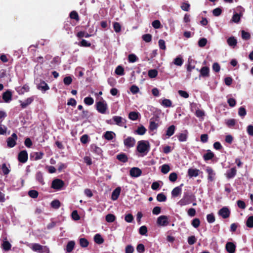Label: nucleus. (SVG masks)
<instances>
[{
    "mask_svg": "<svg viewBox=\"0 0 253 253\" xmlns=\"http://www.w3.org/2000/svg\"><path fill=\"white\" fill-rule=\"evenodd\" d=\"M18 137L16 133H13L10 137L7 139V145L8 148L14 147L16 145Z\"/></svg>",
    "mask_w": 253,
    "mask_h": 253,
    "instance_id": "obj_4",
    "label": "nucleus"
},
{
    "mask_svg": "<svg viewBox=\"0 0 253 253\" xmlns=\"http://www.w3.org/2000/svg\"><path fill=\"white\" fill-rule=\"evenodd\" d=\"M107 109V105L104 101H98L96 103V109L98 112L105 114Z\"/></svg>",
    "mask_w": 253,
    "mask_h": 253,
    "instance_id": "obj_6",
    "label": "nucleus"
},
{
    "mask_svg": "<svg viewBox=\"0 0 253 253\" xmlns=\"http://www.w3.org/2000/svg\"><path fill=\"white\" fill-rule=\"evenodd\" d=\"M199 170L196 169L190 168L188 170V175L190 177H197L199 175Z\"/></svg>",
    "mask_w": 253,
    "mask_h": 253,
    "instance_id": "obj_22",
    "label": "nucleus"
},
{
    "mask_svg": "<svg viewBox=\"0 0 253 253\" xmlns=\"http://www.w3.org/2000/svg\"><path fill=\"white\" fill-rule=\"evenodd\" d=\"M2 249L5 251H8L11 249V245L8 241H4L1 245Z\"/></svg>",
    "mask_w": 253,
    "mask_h": 253,
    "instance_id": "obj_37",
    "label": "nucleus"
},
{
    "mask_svg": "<svg viewBox=\"0 0 253 253\" xmlns=\"http://www.w3.org/2000/svg\"><path fill=\"white\" fill-rule=\"evenodd\" d=\"M29 196L32 198H36L39 195V193L37 191L34 190H31L28 192Z\"/></svg>",
    "mask_w": 253,
    "mask_h": 253,
    "instance_id": "obj_54",
    "label": "nucleus"
},
{
    "mask_svg": "<svg viewBox=\"0 0 253 253\" xmlns=\"http://www.w3.org/2000/svg\"><path fill=\"white\" fill-rule=\"evenodd\" d=\"M136 149L139 153L146 154L150 149L149 142L145 140L139 141Z\"/></svg>",
    "mask_w": 253,
    "mask_h": 253,
    "instance_id": "obj_1",
    "label": "nucleus"
},
{
    "mask_svg": "<svg viewBox=\"0 0 253 253\" xmlns=\"http://www.w3.org/2000/svg\"><path fill=\"white\" fill-rule=\"evenodd\" d=\"M152 35L150 34H144L142 36V39L146 42H149L152 41Z\"/></svg>",
    "mask_w": 253,
    "mask_h": 253,
    "instance_id": "obj_50",
    "label": "nucleus"
},
{
    "mask_svg": "<svg viewBox=\"0 0 253 253\" xmlns=\"http://www.w3.org/2000/svg\"><path fill=\"white\" fill-rule=\"evenodd\" d=\"M2 97L4 102L8 103L12 100V93L10 90L8 89L2 93Z\"/></svg>",
    "mask_w": 253,
    "mask_h": 253,
    "instance_id": "obj_12",
    "label": "nucleus"
},
{
    "mask_svg": "<svg viewBox=\"0 0 253 253\" xmlns=\"http://www.w3.org/2000/svg\"><path fill=\"white\" fill-rule=\"evenodd\" d=\"M162 105L166 107H170L172 105V102L169 99H164L162 101Z\"/></svg>",
    "mask_w": 253,
    "mask_h": 253,
    "instance_id": "obj_53",
    "label": "nucleus"
},
{
    "mask_svg": "<svg viewBox=\"0 0 253 253\" xmlns=\"http://www.w3.org/2000/svg\"><path fill=\"white\" fill-rule=\"evenodd\" d=\"M138 58L134 54H130L128 56V61L130 63H134L137 61Z\"/></svg>",
    "mask_w": 253,
    "mask_h": 253,
    "instance_id": "obj_64",
    "label": "nucleus"
},
{
    "mask_svg": "<svg viewBox=\"0 0 253 253\" xmlns=\"http://www.w3.org/2000/svg\"><path fill=\"white\" fill-rule=\"evenodd\" d=\"M135 141H136L133 137L128 136L126 139H124V143L126 147L130 148L134 146Z\"/></svg>",
    "mask_w": 253,
    "mask_h": 253,
    "instance_id": "obj_10",
    "label": "nucleus"
},
{
    "mask_svg": "<svg viewBox=\"0 0 253 253\" xmlns=\"http://www.w3.org/2000/svg\"><path fill=\"white\" fill-rule=\"evenodd\" d=\"M167 200L166 196L163 193H159L157 196V200L159 202H165Z\"/></svg>",
    "mask_w": 253,
    "mask_h": 253,
    "instance_id": "obj_47",
    "label": "nucleus"
},
{
    "mask_svg": "<svg viewBox=\"0 0 253 253\" xmlns=\"http://www.w3.org/2000/svg\"><path fill=\"white\" fill-rule=\"evenodd\" d=\"M218 214L223 218H227L230 215V211L227 207H224L219 210Z\"/></svg>",
    "mask_w": 253,
    "mask_h": 253,
    "instance_id": "obj_9",
    "label": "nucleus"
},
{
    "mask_svg": "<svg viewBox=\"0 0 253 253\" xmlns=\"http://www.w3.org/2000/svg\"><path fill=\"white\" fill-rule=\"evenodd\" d=\"M157 224L159 226H166L169 224V218L166 215H161L157 220Z\"/></svg>",
    "mask_w": 253,
    "mask_h": 253,
    "instance_id": "obj_5",
    "label": "nucleus"
},
{
    "mask_svg": "<svg viewBox=\"0 0 253 253\" xmlns=\"http://www.w3.org/2000/svg\"><path fill=\"white\" fill-rule=\"evenodd\" d=\"M91 150L97 155L100 156L102 154V151L101 149L95 145H92L91 146Z\"/></svg>",
    "mask_w": 253,
    "mask_h": 253,
    "instance_id": "obj_29",
    "label": "nucleus"
},
{
    "mask_svg": "<svg viewBox=\"0 0 253 253\" xmlns=\"http://www.w3.org/2000/svg\"><path fill=\"white\" fill-rule=\"evenodd\" d=\"M192 196L188 192L184 193L183 198L179 201L177 204L182 207L190 204L192 202Z\"/></svg>",
    "mask_w": 253,
    "mask_h": 253,
    "instance_id": "obj_2",
    "label": "nucleus"
},
{
    "mask_svg": "<svg viewBox=\"0 0 253 253\" xmlns=\"http://www.w3.org/2000/svg\"><path fill=\"white\" fill-rule=\"evenodd\" d=\"M115 135V133L112 131H106L104 134V137L105 139L108 140H111L113 139V135Z\"/></svg>",
    "mask_w": 253,
    "mask_h": 253,
    "instance_id": "obj_41",
    "label": "nucleus"
},
{
    "mask_svg": "<svg viewBox=\"0 0 253 253\" xmlns=\"http://www.w3.org/2000/svg\"><path fill=\"white\" fill-rule=\"evenodd\" d=\"M70 18L72 19H75L77 21H79L80 20L78 13L76 11H72L70 12Z\"/></svg>",
    "mask_w": 253,
    "mask_h": 253,
    "instance_id": "obj_44",
    "label": "nucleus"
},
{
    "mask_svg": "<svg viewBox=\"0 0 253 253\" xmlns=\"http://www.w3.org/2000/svg\"><path fill=\"white\" fill-rule=\"evenodd\" d=\"M84 102L87 105H91L93 104L94 100L91 97H86L84 98Z\"/></svg>",
    "mask_w": 253,
    "mask_h": 253,
    "instance_id": "obj_57",
    "label": "nucleus"
},
{
    "mask_svg": "<svg viewBox=\"0 0 253 253\" xmlns=\"http://www.w3.org/2000/svg\"><path fill=\"white\" fill-rule=\"evenodd\" d=\"M76 36L78 38L81 39L84 37L85 38H89L91 36V35H90L84 31H80L77 34Z\"/></svg>",
    "mask_w": 253,
    "mask_h": 253,
    "instance_id": "obj_45",
    "label": "nucleus"
},
{
    "mask_svg": "<svg viewBox=\"0 0 253 253\" xmlns=\"http://www.w3.org/2000/svg\"><path fill=\"white\" fill-rule=\"evenodd\" d=\"M246 225L249 228L253 227V215L248 217L246 221Z\"/></svg>",
    "mask_w": 253,
    "mask_h": 253,
    "instance_id": "obj_55",
    "label": "nucleus"
},
{
    "mask_svg": "<svg viewBox=\"0 0 253 253\" xmlns=\"http://www.w3.org/2000/svg\"><path fill=\"white\" fill-rule=\"evenodd\" d=\"M207 40L206 38H203L200 39L198 41V45L200 47H204L207 43Z\"/></svg>",
    "mask_w": 253,
    "mask_h": 253,
    "instance_id": "obj_56",
    "label": "nucleus"
},
{
    "mask_svg": "<svg viewBox=\"0 0 253 253\" xmlns=\"http://www.w3.org/2000/svg\"><path fill=\"white\" fill-rule=\"evenodd\" d=\"M142 174V170L138 168L133 167L130 169L129 174L131 177H137Z\"/></svg>",
    "mask_w": 253,
    "mask_h": 253,
    "instance_id": "obj_13",
    "label": "nucleus"
},
{
    "mask_svg": "<svg viewBox=\"0 0 253 253\" xmlns=\"http://www.w3.org/2000/svg\"><path fill=\"white\" fill-rule=\"evenodd\" d=\"M105 219L107 222H113L115 220L116 216L113 214L109 213L106 215Z\"/></svg>",
    "mask_w": 253,
    "mask_h": 253,
    "instance_id": "obj_42",
    "label": "nucleus"
},
{
    "mask_svg": "<svg viewBox=\"0 0 253 253\" xmlns=\"http://www.w3.org/2000/svg\"><path fill=\"white\" fill-rule=\"evenodd\" d=\"M28 158V155L26 150L20 151L18 155V160L20 163H25Z\"/></svg>",
    "mask_w": 253,
    "mask_h": 253,
    "instance_id": "obj_8",
    "label": "nucleus"
},
{
    "mask_svg": "<svg viewBox=\"0 0 253 253\" xmlns=\"http://www.w3.org/2000/svg\"><path fill=\"white\" fill-rule=\"evenodd\" d=\"M214 157V154L210 150H207V153L203 155V159L205 161L211 160Z\"/></svg>",
    "mask_w": 253,
    "mask_h": 253,
    "instance_id": "obj_21",
    "label": "nucleus"
},
{
    "mask_svg": "<svg viewBox=\"0 0 253 253\" xmlns=\"http://www.w3.org/2000/svg\"><path fill=\"white\" fill-rule=\"evenodd\" d=\"M187 133L188 132L187 130H185V133H181L179 134V135L177 136L178 140L180 142L186 141L187 139Z\"/></svg>",
    "mask_w": 253,
    "mask_h": 253,
    "instance_id": "obj_38",
    "label": "nucleus"
},
{
    "mask_svg": "<svg viewBox=\"0 0 253 253\" xmlns=\"http://www.w3.org/2000/svg\"><path fill=\"white\" fill-rule=\"evenodd\" d=\"M88 244L89 242L85 238H82L80 239V245L82 247H87Z\"/></svg>",
    "mask_w": 253,
    "mask_h": 253,
    "instance_id": "obj_46",
    "label": "nucleus"
},
{
    "mask_svg": "<svg viewBox=\"0 0 253 253\" xmlns=\"http://www.w3.org/2000/svg\"><path fill=\"white\" fill-rule=\"evenodd\" d=\"M139 113L136 112H130L128 114V118L132 121L137 120L138 118Z\"/></svg>",
    "mask_w": 253,
    "mask_h": 253,
    "instance_id": "obj_39",
    "label": "nucleus"
},
{
    "mask_svg": "<svg viewBox=\"0 0 253 253\" xmlns=\"http://www.w3.org/2000/svg\"><path fill=\"white\" fill-rule=\"evenodd\" d=\"M159 126L158 123H156L154 120L152 118L150 119V125L149 126V128L151 131H154L157 129V128Z\"/></svg>",
    "mask_w": 253,
    "mask_h": 253,
    "instance_id": "obj_27",
    "label": "nucleus"
},
{
    "mask_svg": "<svg viewBox=\"0 0 253 253\" xmlns=\"http://www.w3.org/2000/svg\"><path fill=\"white\" fill-rule=\"evenodd\" d=\"M175 129V126L174 125H171L168 128L166 131V135L168 136V137H169L174 133Z\"/></svg>",
    "mask_w": 253,
    "mask_h": 253,
    "instance_id": "obj_25",
    "label": "nucleus"
},
{
    "mask_svg": "<svg viewBox=\"0 0 253 253\" xmlns=\"http://www.w3.org/2000/svg\"><path fill=\"white\" fill-rule=\"evenodd\" d=\"M147 231V228L145 225L142 226L139 228V233L141 235H146Z\"/></svg>",
    "mask_w": 253,
    "mask_h": 253,
    "instance_id": "obj_60",
    "label": "nucleus"
},
{
    "mask_svg": "<svg viewBox=\"0 0 253 253\" xmlns=\"http://www.w3.org/2000/svg\"><path fill=\"white\" fill-rule=\"evenodd\" d=\"M190 5L188 2H184L181 5V9L185 11H188L190 10Z\"/></svg>",
    "mask_w": 253,
    "mask_h": 253,
    "instance_id": "obj_63",
    "label": "nucleus"
},
{
    "mask_svg": "<svg viewBox=\"0 0 253 253\" xmlns=\"http://www.w3.org/2000/svg\"><path fill=\"white\" fill-rule=\"evenodd\" d=\"M44 156V153L42 152H36L30 154L31 158H33L35 161L42 159Z\"/></svg>",
    "mask_w": 253,
    "mask_h": 253,
    "instance_id": "obj_18",
    "label": "nucleus"
},
{
    "mask_svg": "<svg viewBox=\"0 0 253 253\" xmlns=\"http://www.w3.org/2000/svg\"><path fill=\"white\" fill-rule=\"evenodd\" d=\"M192 60H188V64L187 66V78H190L191 77V71L193 69H195V66L192 64Z\"/></svg>",
    "mask_w": 253,
    "mask_h": 253,
    "instance_id": "obj_19",
    "label": "nucleus"
},
{
    "mask_svg": "<svg viewBox=\"0 0 253 253\" xmlns=\"http://www.w3.org/2000/svg\"><path fill=\"white\" fill-rule=\"evenodd\" d=\"M170 170V167L168 165L164 164L162 166L161 172L164 174H166Z\"/></svg>",
    "mask_w": 253,
    "mask_h": 253,
    "instance_id": "obj_59",
    "label": "nucleus"
},
{
    "mask_svg": "<svg viewBox=\"0 0 253 253\" xmlns=\"http://www.w3.org/2000/svg\"><path fill=\"white\" fill-rule=\"evenodd\" d=\"M75 243L73 241H69L66 246V252L67 253H71L74 248Z\"/></svg>",
    "mask_w": 253,
    "mask_h": 253,
    "instance_id": "obj_35",
    "label": "nucleus"
},
{
    "mask_svg": "<svg viewBox=\"0 0 253 253\" xmlns=\"http://www.w3.org/2000/svg\"><path fill=\"white\" fill-rule=\"evenodd\" d=\"M61 63V58L58 56H55L53 58L52 60L50 62V66L52 68H55L56 65L59 64Z\"/></svg>",
    "mask_w": 253,
    "mask_h": 253,
    "instance_id": "obj_31",
    "label": "nucleus"
},
{
    "mask_svg": "<svg viewBox=\"0 0 253 253\" xmlns=\"http://www.w3.org/2000/svg\"><path fill=\"white\" fill-rule=\"evenodd\" d=\"M237 173V170L236 168H232L231 169L228 170L225 173L226 177L228 179L233 178Z\"/></svg>",
    "mask_w": 253,
    "mask_h": 253,
    "instance_id": "obj_16",
    "label": "nucleus"
},
{
    "mask_svg": "<svg viewBox=\"0 0 253 253\" xmlns=\"http://www.w3.org/2000/svg\"><path fill=\"white\" fill-rule=\"evenodd\" d=\"M38 88L44 92L49 89L48 85L44 81L41 82L38 85Z\"/></svg>",
    "mask_w": 253,
    "mask_h": 253,
    "instance_id": "obj_28",
    "label": "nucleus"
},
{
    "mask_svg": "<svg viewBox=\"0 0 253 253\" xmlns=\"http://www.w3.org/2000/svg\"><path fill=\"white\" fill-rule=\"evenodd\" d=\"M242 38L245 40H248L251 38L250 34L244 30L242 31Z\"/></svg>",
    "mask_w": 253,
    "mask_h": 253,
    "instance_id": "obj_62",
    "label": "nucleus"
},
{
    "mask_svg": "<svg viewBox=\"0 0 253 253\" xmlns=\"http://www.w3.org/2000/svg\"><path fill=\"white\" fill-rule=\"evenodd\" d=\"M117 159L120 162L124 163H126L128 161L127 155L124 153L119 154L117 155Z\"/></svg>",
    "mask_w": 253,
    "mask_h": 253,
    "instance_id": "obj_23",
    "label": "nucleus"
},
{
    "mask_svg": "<svg viewBox=\"0 0 253 253\" xmlns=\"http://www.w3.org/2000/svg\"><path fill=\"white\" fill-rule=\"evenodd\" d=\"M34 100L33 96L27 98L24 102L19 101L20 102V106L22 108H26L29 105L31 104Z\"/></svg>",
    "mask_w": 253,
    "mask_h": 253,
    "instance_id": "obj_15",
    "label": "nucleus"
},
{
    "mask_svg": "<svg viewBox=\"0 0 253 253\" xmlns=\"http://www.w3.org/2000/svg\"><path fill=\"white\" fill-rule=\"evenodd\" d=\"M173 63L174 65L181 66L183 63V60L181 57L177 56L174 59Z\"/></svg>",
    "mask_w": 253,
    "mask_h": 253,
    "instance_id": "obj_40",
    "label": "nucleus"
},
{
    "mask_svg": "<svg viewBox=\"0 0 253 253\" xmlns=\"http://www.w3.org/2000/svg\"><path fill=\"white\" fill-rule=\"evenodd\" d=\"M206 172L208 173V180L209 181L212 182L215 179V173L213 169L210 167H207L206 169Z\"/></svg>",
    "mask_w": 253,
    "mask_h": 253,
    "instance_id": "obj_11",
    "label": "nucleus"
},
{
    "mask_svg": "<svg viewBox=\"0 0 253 253\" xmlns=\"http://www.w3.org/2000/svg\"><path fill=\"white\" fill-rule=\"evenodd\" d=\"M197 70L200 72V76L203 77H208L210 76V68L207 66L202 67L200 70L197 69Z\"/></svg>",
    "mask_w": 253,
    "mask_h": 253,
    "instance_id": "obj_14",
    "label": "nucleus"
},
{
    "mask_svg": "<svg viewBox=\"0 0 253 253\" xmlns=\"http://www.w3.org/2000/svg\"><path fill=\"white\" fill-rule=\"evenodd\" d=\"M94 241L96 244L99 245L102 244L104 241L103 238L99 234H96L94 236Z\"/></svg>",
    "mask_w": 253,
    "mask_h": 253,
    "instance_id": "obj_36",
    "label": "nucleus"
},
{
    "mask_svg": "<svg viewBox=\"0 0 253 253\" xmlns=\"http://www.w3.org/2000/svg\"><path fill=\"white\" fill-rule=\"evenodd\" d=\"M37 180L42 185L44 184L43 174L42 172L39 171L36 174Z\"/></svg>",
    "mask_w": 253,
    "mask_h": 253,
    "instance_id": "obj_32",
    "label": "nucleus"
},
{
    "mask_svg": "<svg viewBox=\"0 0 253 253\" xmlns=\"http://www.w3.org/2000/svg\"><path fill=\"white\" fill-rule=\"evenodd\" d=\"M112 119L116 125L120 126H124L125 128L126 127V126H124L126 122V120L125 119H123L122 117L115 116L113 117Z\"/></svg>",
    "mask_w": 253,
    "mask_h": 253,
    "instance_id": "obj_7",
    "label": "nucleus"
},
{
    "mask_svg": "<svg viewBox=\"0 0 253 253\" xmlns=\"http://www.w3.org/2000/svg\"><path fill=\"white\" fill-rule=\"evenodd\" d=\"M227 42L229 46L233 47L235 46L237 43V40L234 37H229L227 40Z\"/></svg>",
    "mask_w": 253,
    "mask_h": 253,
    "instance_id": "obj_34",
    "label": "nucleus"
},
{
    "mask_svg": "<svg viewBox=\"0 0 253 253\" xmlns=\"http://www.w3.org/2000/svg\"><path fill=\"white\" fill-rule=\"evenodd\" d=\"M121 187H117L112 192L111 195V199L113 201H115L118 199L120 193H121Z\"/></svg>",
    "mask_w": 253,
    "mask_h": 253,
    "instance_id": "obj_20",
    "label": "nucleus"
},
{
    "mask_svg": "<svg viewBox=\"0 0 253 253\" xmlns=\"http://www.w3.org/2000/svg\"><path fill=\"white\" fill-rule=\"evenodd\" d=\"M158 71L156 69H151L148 71V76L150 78H154L158 75Z\"/></svg>",
    "mask_w": 253,
    "mask_h": 253,
    "instance_id": "obj_49",
    "label": "nucleus"
},
{
    "mask_svg": "<svg viewBox=\"0 0 253 253\" xmlns=\"http://www.w3.org/2000/svg\"><path fill=\"white\" fill-rule=\"evenodd\" d=\"M183 185V184H181L180 186H177L175 187L171 191V195L172 197H177L179 194L181 193V186Z\"/></svg>",
    "mask_w": 253,
    "mask_h": 253,
    "instance_id": "obj_24",
    "label": "nucleus"
},
{
    "mask_svg": "<svg viewBox=\"0 0 253 253\" xmlns=\"http://www.w3.org/2000/svg\"><path fill=\"white\" fill-rule=\"evenodd\" d=\"M64 182L60 179H54L51 184V187L54 189L60 190L64 186Z\"/></svg>",
    "mask_w": 253,
    "mask_h": 253,
    "instance_id": "obj_3",
    "label": "nucleus"
},
{
    "mask_svg": "<svg viewBox=\"0 0 253 253\" xmlns=\"http://www.w3.org/2000/svg\"><path fill=\"white\" fill-rule=\"evenodd\" d=\"M115 73L119 76H122L124 75V68L121 66H118L115 70Z\"/></svg>",
    "mask_w": 253,
    "mask_h": 253,
    "instance_id": "obj_51",
    "label": "nucleus"
},
{
    "mask_svg": "<svg viewBox=\"0 0 253 253\" xmlns=\"http://www.w3.org/2000/svg\"><path fill=\"white\" fill-rule=\"evenodd\" d=\"M61 206L60 202L58 200H54L51 203V206L55 209H58Z\"/></svg>",
    "mask_w": 253,
    "mask_h": 253,
    "instance_id": "obj_43",
    "label": "nucleus"
},
{
    "mask_svg": "<svg viewBox=\"0 0 253 253\" xmlns=\"http://www.w3.org/2000/svg\"><path fill=\"white\" fill-rule=\"evenodd\" d=\"M147 131V129L143 126H139L137 129L135 130V133L140 135H144Z\"/></svg>",
    "mask_w": 253,
    "mask_h": 253,
    "instance_id": "obj_33",
    "label": "nucleus"
},
{
    "mask_svg": "<svg viewBox=\"0 0 253 253\" xmlns=\"http://www.w3.org/2000/svg\"><path fill=\"white\" fill-rule=\"evenodd\" d=\"M113 26L114 30L116 33H119L120 32H121V26L119 23L117 22H114Z\"/></svg>",
    "mask_w": 253,
    "mask_h": 253,
    "instance_id": "obj_52",
    "label": "nucleus"
},
{
    "mask_svg": "<svg viewBox=\"0 0 253 253\" xmlns=\"http://www.w3.org/2000/svg\"><path fill=\"white\" fill-rule=\"evenodd\" d=\"M31 249L34 252L41 253L42 249V246L38 243H34L32 245Z\"/></svg>",
    "mask_w": 253,
    "mask_h": 253,
    "instance_id": "obj_30",
    "label": "nucleus"
},
{
    "mask_svg": "<svg viewBox=\"0 0 253 253\" xmlns=\"http://www.w3.org/2000/svg\"><path fill=\"white\" fill-rule=\"evenodd\" d=\"M207 219L208 222L210 223L214 222L215 221V219L213 213H211L210 214H208L207 215Z\"/></svg>",
    "mask_w": 253,
    "mask_h": 253,
    "instance_id": "obj_58",
    "label": "nucleus"
},
{
    "mask_svg": "<svg viewBox=\"0 0 253 253\" xmlns=\"http://www.w3.org/2000/svg\"><path fill=\"white\" fill-rule=\"evenodd\" d=\"M226 250L229 253H234L236 250V246L232 242H227L226 244Z\"/></svg>",
    "mask_w": 253,
    "mask_h": 253,
    "instance_id": "obj_17",
    "label": "nucleus"
},
{
    "mask_svg": "<svg viewBox=\"0 0 253 253\" xmlns=\"http://www.w3.org/2000/svg\"><path fill=\"white\" fill-rule=\"evenodd\" d=\"M242 16V14L241 13L239 14L237 13H235L232 17V20L233 22L238 23L240 21L241 19V17Z\"/></svg>",
    "mask_w": 253,
    "mask_h": 253,
    "instance_id": "obj_48",
    "label": "nucleus"
},
{
    "mask_svg": "<svg viewBox=\"0 0 253 253\" xmlns=\"http://www.w3.org/2000/svg\"><path fill=\"white\" fill-rule=\"evenodd\" d=\"M29 89H30L29 86L27 84H25L22 87H18L17 89V91L19 94H23L25 92L29 91Z\"/></svg>",
    "mask_w": 253,
    "mask_h": 253,
    "instance_id": "obj_26",
    "label": "nucleus"
},
{
    "mask_svg": "<svg viewBox=\"0 0 253 253\" xmlns=\"http://www.w3.org/2000/svg\"><path fill=\"white\" fill-rule=\"evenodd\" d=\"M191 224L194 228H198L200 225V219L197 218L193 219L192 221Z\"/></svg>",
    "mask_w": 253,
    "mask_h": 253,
    "instance_id": "obj_61",
    "label": "nucleus"
}]
</instances>
